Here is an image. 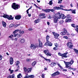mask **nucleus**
<instances>
[{
	"label": "nucleus",
	"mask_w": 78,
	"mask_h": 78,
	"mask_svg": "<svg viewBox=\"0 0 78 78\" xmlns=\"http://www.w3.org/2000/svg\"><path fill=\"white\" fill-rule=\"evenodd\" d=\"M57 9H61V8L59 7H55L53 9H42V11H44L45 12H50V11L51 12H54L55 10H56Z\"/></svg>",
	"instance_id": "f257e3e1"
},
{
	"label": "nucleus",
	"mask_w": 78,
	"mask_h": 78,
	"mask_svg": "<svg viewBox=\"0 0 78 78\" xmlns=\"http://www.w3.org/2000/svg\"><path fill=\"white\" fill-rule=\"evenodd\" d=\"M2 17H4V18H7L9 20H13V19H14V18L13 17H12V15L9 16L5 14H4V15L2 16Z\"/></svg>",
	"instance_id": "f03ea898"
},
{
	"label": "nucleus",
	"mask_w": 78,
	"mask_h": 78,
	"mask_svg": "<svg viewBox=\"0 0 78 78\" xmlns=\"http://www.w3.org/2000/svg\"><path fill=\"white\" fill-rule=\"evenodd\" d=\"M38 45H39V44H38L37 43L35 44H31L30 46V48H31V49H34L38 47Z\"/></svg>",
	"instance_id": "7ed1b4c3"
},
{
	"label": "nucleus",
	"mask_w": 78,
	"mask_h": 78,
	"mask_svg": "<svg viewBox=\"0 0 78 78\" xmlns=\"http://www.w3.org/2000/svg\"><path fill=\"white\" fill-rule=\"evenodd\" d=\"M68 54V52H66L62 54L60 53H58V54L59 56H62V57H63L64 58H67V56H66V55Z\"/></svg>",
	"instance_id": "20e7f679"
},
{
	"label": "nucleus",
	"mask_w": 78,
	"mask_h": 78,
	"mask_svg": "<svg viewBox=\"0 0 78 78\" xmlns=\"http://www.w3.org/2000/svg\"><path fill=\"white\" fill-rule=\"evenodd\" d=\"M57 16H58V18L59 19H61H61H65L66 17V16H64V15L63 14H60V13H58Z\"/></svg>",
	"instance_id": "39448f33"
},
{
	"label": "nucleus",
	"mask_w": 78,
	"mask_h": 78,
	"mask_svg": "<svg viewBox=\"0 0 78 78\" xmlns=\"http://www.w3.org/2000/svg\"><path fill=\"white\" fill-rule=\"evenodd\" d=\"M12 7L14 9H17L19 7V5H16V3H13V5H12Z\"/></svg>",
	"instance_id": "423d86ee"
},
{
	"label": "nucleus",
	"mask_w": 78,
	"mask_h": 78,
	"mask_svg": "<svg viewBox=\"0 0 78 78\" xmlns=\"http://www.w3.org/2000/svg\"><path fill=\"white\" fill-rule=\"evenodd\" d=\"M44 53L45 55H46L47 56H51V54H50V52L48 49H46L44 51Z\"/></svg>",
	"instance_id": "0eeeda50"
},
{
	"label": "nucleus",
	"mask_w": 78,
	"mask_h": 78,
	"mask_svg": "<svg viewBox=\"0 0 78 78\" xmlns=\"http://www.w3.org/2000/svg\"><path fill=\"white\" fill-rule=\"evenodd\" d=\"M52 33L53 35H54V37L55 39H59L58 37L59 36V34L54 32H52Z\"/></svg>",
	"instance_id": "6e6552de"
},
{
	"label": "nucleus",
	"mask_w": 78,
	"mask_h": 78,
	"mask_svg": "<svg viewBox=\"0 0 78 78\" xmlns=\"http://www.w3.org/2000/svg\"><path fill=\"white\" fill-rule=\"evenodd\" d=\"M67 46L69 48H72L73 47V44L71 42H68L67 44Z\"/></svg>",
	"instance_id": "1a4fd4ad"
},
{
	"label": "nucleus",
	"mask_w": 78,
	"mask_h": 78,
	"mask_svg": "<svg viewBox=\"0 0 78 78\" xmlns=\"http://www.w3.org/2000/svg\"><path fill=\"white\" fill-rule=\"evenodd\" d=\"M64 11H71L73 14H76V9L73 10L72 9H64Z\"/></svg>",
	"instance_id": "9d476101"
},
{
	"label": "nucleus",
	"mask_w": 78,
	"mask_h": 78,
	"mask_svg": "<svg viewBox=\"0 0 78 78\" xmlns=\"http://www.w3.org/2000/svg\"><path fill=\"white\" fill-rule=\"evenodd\" d=\"M39 55H40V57H41V58H44V59L45 61H48V62H50V61H51L50 60V59H48L47 58H45V57H44V56H42V54H39Z\"/></svg>",
	"instance_id": "9b49d317"
},
{
	"label": "nucleus",
	"mask_w": 78,
	"mask_h": 78,
	"mask_svg": "<svg viewBox=\"0 0 78 78\" xmlns=\"http://www.w3.org/2000/svg\"><path fill=\"white\" fill-rule=\"evenodd\" d=\"M19 41L21 44H23L25 42V39L23 38H21L19 39Z\"/></svg>",
	"instance_id": "f8f14e48"
},
{
	"label": "nucleus",
	"mask_w": 78,
	"mask_h": 78,
	"mask_svg": "<svg viewBox=\"0 0 78 78\" xmlns=\"http://www.w3.org/2000/svg\"><path fill=\"white\" fill-rule=\"evenodd\" d=\"M64 31L60 33V34L62 35V36H63V35H65L66 34V33H67V31L66 29H64Z\"/></svg>",
	"instance_id": "ddd939ff"
},
{
	"label": "nucleus",
	"mask_w": 78,
	"mask_h": 78,
	"mask_svg": "<svg viewBox=\"0 0 78 78\" xmlns=\"http://www.w3.org/2000/svg\"><path fill=\"white\" fill-rule=\"evenodd\" d=\"M58 19H59L58 17V16H56L54 19V23H56L58 21Z\"/></svg>",
	"instance_id": "4468645a"
},
{
	"label": "nucleus",
	"mask_w": 78,
	"mask_h": 78,
	"mask_svg": "<svg viewBox=\"0 0 78 78\" xmlns=\"http://www.w3.org/2000/svg\"><path fill=\"white\" fill-rule=\"evenodd\" d=\"M45 45H49V46H52V43H51V42H50L49 41H48V42H46L45 43Z\"/></svg>",
	"instance_id": "2eb2a0df"
},
{
	"label": "nucleus",
	"mask_w": 78,
	"mask_h": 78,
	"mask_svg": "<svg viewBox=\"0 0 78 78\" xmlns=\"http://www.w3.org/2000/svg\"><path fill=\"white\" fill-rule=\"evenodd\" d=\"M21 18V16L20 15H17L15 17V18L17 20H20Z\"/></svg>",
	"instance_id": "dca6fc26"
},
{
	"label": "nucleus",
	"mask_w": 78,
	"mask_h": 78,
	"mask_svg": "<svg viewBox=\"0 0 78 78\" xmlns=\"http://www.w3.org/2000/svg\"><path fill=\"white\" fill-rule=\"evenodd\" d=\"M10 64H13V58L12 57L10 58Z\"/></svg>",
	"instance_id": "f3484780"
},
{
	"label": "nucleus",
	"mask_w": 78,
	"mask_h": 78,
	"mask_svg": "<svg viewBox=\"0 0 78 78\" xmlns=\"http://www.w3.org/2000/svg\"><path fill=\"white\" fill-rule=\"evenodd\" d=\"M70 64V62H67V64L66 65V68H69L70 67L69 65Z\"/></svg>",
	"instance_id": "a211bd4d"
},
{
	"label": "nucleus",
	"mask_w": 78,
	"mask_h": 78,
	"mask_svg": "<svg viewBox=\"0 0 78 78\" xmlns=\"http://www.w3.org/2000/svg\"><path fill=\"white\" fill-rule=\"evenodd\" d=\"M56 65V63L52 62L51 64V67H53V66H55Z\"/></svg>",
	"instance_id": "6ab92c4d"
},
{
	"label": "nucleus",
	"mask_w": 78,
	"mask_h": 78,
	"mask_svg": "<svg viewBox=\"0 0 78 78\" xmlns=\"http://www.w3.org/2000/svg\"><path fill=\"white\" fill-rule=\"evenodd\" d=\"M31 70H32V68H28L27 69V72L28 73H30L31 72Z\"/></svg>",
	"instance_id": "aec40b11"
},
{
	"label": "nucleus",
	"mask_w": 78,
	"mask_h": 78,
	"mask_svg": "<svg viewBox=\"0 0 78 78\" xmlns=\"http://www.w3.org/2000/svg\"><path fill=\"white\" fill-rule=\"evenodd\" d=\"M54 45L55 46V47H54L53 48V49H57V48H58L57 47H58V43H55Z\"/></svg>",
	"instance_id": "412c9836"
},
{
	"label": "nucleus",
	"mask_w": 78,
	"mask_h": 78,
	"mask_svg": "<svg viewBox=\"0 0 78 78\" xmlns=\"http://www.w3.org/2000/svg\"><path fill=\"white\" fill-rule=\"evenodd\" d=\"M41 22V20H40V19H37V20H36L35 21V23H39V22Z\"/></svg>",
	"instance_id": "4be33fe9"
},
{
	"label": "nucleus",
	"mask_w": 78,
	"mask_h": 78,
	"mask_svg": "<svg viewBox=\"0 0 78 78\" xmlns=\"http://www.w3.org/2000/svg\"><path fill=\"white\" fill-rule=\"evenodd\" d=\"M2 24L3 25L4 27H6V23L4 21H2Z\"/></svg>",
	"instance_id": "5701e85b"
},
{
	"label": "nucleus",
	"mask_w": 78,
	"mask_h": 78,
	"mask_svg": "<svg viewBox=\"0 0 78 78\" xmlns=\"http://www.w3.org/2000/svg\"><path fill=\"white\" fill-rule=\"evenodd\" d=\"M49 38H50V37L49 36L47 35L46 36V40L47 42H48V40L49 39Z\"/></svg>",
	"instance_id": "b1692460"
},
{
	"label": "nucleus",
	"mask_w": 78,
	"mask_h": 78,
	"mask_svg": "<svg viewBox=\"0 0 78 78\" xmlns=\"http://www.w3.org/2000/svg\"><path fill=\"white\" fill-rule=\"evenodd\" d=\"M72 20L71 19H66V22H69L70 21H71Z\"/></svg>",
	"instance_id": "393cba45"
},
{
	"label": "nucleus",
	"mask_w": 78,
	"mask_h": 78,
	"mask_svg": "<svg viewBox=\"0 0 78 78\" xmlns=\"http://www.w3.org/2000/svg\"><path fill=\"white\" fill-rule=\"evenodd\" d=\"M19 31L20 30H16L13 32V34H16V33H18V32H19Z\"/></svg>",
	"instance_id": "a878e982"
},
{
	"label": "nucleus",
	"mask_w": 78,
	"mask_h": 78,
	"mask_svg": "<svg viewBox=\"0 0 78 78\" xmlns=\"http://www.w3.org/2000/svg\"><path fill=\"white\" fill-rule=\"evenodd\" d=\"M39 47H42V42L41 41H39Z\"/></svg>",
	"instance_id": "bb28decb"
},
{
	"label": "nucleus",
	"mask_w": 78,
	"mask_h": 78,
	"mask_svg": "<svg viewBox=\"0 0 78 78\" xmlns=\"http://www.w3.org/2000/svg\"><path fill=\"white\" fill-rule=\"evenodd\" d=\"M22 74L21 73H19V75H17V78H20L22 77Z\"/></svg>",
	"instance_id": "cd10ccee"
},
{
	"label": "nucleus",
	"mask_w": 78,
	"mask_h": 78,
	"mask_svg": "<svg viewBox=\"0 0 78 78\" xmlns=\"http://www.w3.org/2000/svg\"><path fill=\"white\" fill-rule=\"evenodd\" d=\"M57 65L58 66V67H59L61 69H63V68L61 66V65H60V64L59 63H57Z\"/></svg>",
	"instance_id": "c85d7f7f"
},
{
	"label": "nucleus",
	"mask_w": 78,
	"mask_h": 78,
	"mask_svg": "<svg viewBox=\"0 0 78 78\" xmlns=\"http://www.w3.org/2000/svg\"><path fill=\"white\" fill-rule=\"evenodd\" d=\"M55 73V74L56 76V75H59V74H60V73L59 72V71H57Z\"/></svg>",
	"instance_id": "c756f323"
},
{
	"label": "nucleus",
	"mask_w": 78,
	"mask_h": 78,
	"mask_svg": "<svg viewBox=\"0 0 78 78\" xmlns=\"http://www.w3.org/2000/svg\"><path fill=\"white\" fill-rule=\"evenodd\" d=\"M35 64H36V61H35L34 62L32 63V66H35Z\"/></svg>",
	"instance_id": "7c9ffc66"
},
{
	"label": "nucleus",
	"mask_w": 78,
	"mask_h": 78,
	"mask_svg": "<svg viewBox=\"0 0 78 78\" xmlns=\"http://www.w3.org/2000/svg\"><path fill=\"white\" fill-rule=\"evenodd\" d=\"M15 25L14 24H11L9 26V28H12V27H13Z\"/></svg>",
	"instance_id": "2f4dec72"
},
{
	"label": "nucleus",
	"mask_w": 78,
	"mask_h": 78,
	"mask_svg": "<svg viewBox=\"0 0 78 78\" xmlns=\"http://www.w3.org/2000/svg\"><path fill=\"white\" fill-rule=\"evenodd\" d=\"M39 16L40 17H42V16H45V14L44 13H40Z\"/></svg>",
	"instance_id": "473e14b6"
},
{
	"label": "nucleus",
	"mask_w": 78,
	"mask_h": 78,
	"mask_svg": "<svg viewBox=\"0 0 78 78\" xmlns=\"http://www.w3.org/2000/svg\"><path fill=\"white\" fill-rule=\"evenodd\" d=\"M74 62V61H73V59H72L70 62V65H72L73 64V63Z\"/></svg>",
	"instance_id": "72a5a7b5"
},
{
	"label": "nucleus",
	"mask_w": 78,
	"mask_h": 78,
	"mask_svg": "<svg viewBox=\"0 0 78 78\" xmlns=\"http://www.w3.org/2000/svg\"><path fill=\"white\" fill-rule=\"evenodd\" d=\"M76 28L75 29V30L76 31H77V33H78V25H77L76 26Z\"/></svg>",
	"instance_id": "f704fd0d"
},
{
	"label": "nucleus",
	"mask_w": 78,
	"mask_h": 78,
	"mask_svg": "<svg viewBox=\"0 0 78 78\" xmlns=\"http://www.w3.org/2000/svg\"><path fill=\"white\" fill-rule=\"evenodd\" d=\"M16 65L17 66H18V65L20 63V62L19 61H17L16 62Z\"/></svg>",
	"instance_id": "c9c22d12"
},
{
	"label": "nucleus",
	"mask_w": 78,
	"mask_h": 78,
	"mask_svg": "<svg viewBox=\"0 0 78 78\" xmlns=\"http://www.w3.org/2000/svg\"><path fill=\"white\" fill-rule=\"evenodd\" d=\"M74 51H75L76 53V54H78V50L76 49H74Z\"/></svg>",
	"instance_id": "e433bc0d"
},
{
	"label": "nucleus",
	"mask_w": 78,
	"mask_h": 78,
	"mask_svg": "<svg viewBox=\"0 0 78 78\" xmlns=\"http://www.w3.org/2000/svg\"><path fill=\"white\" fill-rule=\"evenodd\" d=\"M29 77L30 78H34V75H31L29 76Z\"/></svg>",
	"instance_id": "4c0bfd02"
},
{
	"label": "nucleus",
	"mask_w": 78,
	"mask_h": 78,
	"mask_svg": "<svg viewBox=\"0 0 78 78\" xmlns=\"http://www.w3.org/2000/svg\"><path fill=\"white\" fill-rule=\"evenodd\" d=\"M23 69L24 72H27V68H26V67H24L23 68Z\"/></svg>",
	"instance_id": "58836bf2"
},
{
	"label": "nucleus",
	"mask_w": 78,
	"mask_h": 78,
	"mask_svg": "<svg viewBox=\"0 0 78 78\" xmlns=\"http://www.w3.org/2000/svg\"><path fill=\"white\" fill-rule=\"evenodd\" d=\"M49 4L50 5H53V2L52 1H50L49 2Z\"/></svg>",
	"instance_id": "ea45409f"
},
{
	"label": "nucleus",
	"mask_w": 78,
	"mask_h": 78,
	"mask_svg": "<svg viewBox=\"0 0 78 78\" xmlns=\"http://www.w3.org/2000/svg\"><path fill=\"white\" fill-rule=\"evenodd\" d=\"M71 26L73 27L74 28H75L76 27V26L75 25V24H71Z\"/></svg>",
	"instance_id": "a19ab883"
},
{
	"label": "nucleus",
	"mask_w": 78,
	"mask_h": 78,
	"mask_svg": "<svg viewBox=\"0 0 78 78\" xmlns=\"http://www.w3.org/2000/svg\"><path fill=\"white\" fill-rule=\"evenodd\" d=\"M51 76H53V77H54V76H56L55 73H54L51 74Z\"/></svg>",
	"instance_id": "79ce46f5"
},
{
	"label": "nucleus",
	"mask_w": 78,
	"mask_h": 78,
	"mask_svg": "<svg viewBox=\"0 0 78 78\" xmlns=\"http://www.w3.org/2000/svg\"><path fill=\"white\" fill-rule=\"evenodd\" d=\"M30 61H31V60L29 58H27L26 59V61L27 62H30Z\"/></svg>",
	"instance_id": "37998d69"
},
{
	"label": "nucleus",
	"mask_w": 78,
	"mask_h": 78,
	"mask_svg": "<svg viewBox=\"0 0 78 78\" xmlns=\"http://www.w3.org/2000/svg\"><path fill=\"white\" fill-rule=\"evenodd\" d=\"M17 35H18V34H14L13 35V37H17Z\"/></svg>",
	"instance_id": "c03bdc74"
},
{
	"label": "nucleus",
	"mask_w": 78,
	"mask_h": 78,
	"mask_svg": "<svg viewBox=\"0 0 78 78\" xmlns=\"http://www.w3.org/2000/svg\"><path fill=\"white\" fill-rule=\"evenodd\" d=\"M3 58V56L2 55H0V60L1 61L2 59V58Z\"/></svg>",
	"instance_id": "a18cd8bd"
},
{
	"label": "nucleus",
	"mask_w": 78,
	"mask_h": 78,
	"mask_svg": "<svg viewBox=\"0 0 78 78\" xmlns=\"http://www.w3.org/2000/svg\"><path fill=\"white\" fill-rule=\"evenodd\" d=\"M14 74H12L11 75V78H14Z\"/></svg>",
	"instance_id": "49530a36"
},
{
	"label": "nucleus",
	"mask_w": 78,
	"mask_h": 78,
	"mask_svg": "<svg viewBox=\"0 0 78 78\" xmlns=\"http://www.w3.org/2000/svg\"><path fill=\"white\" fill-rule=\"evenodd\" d=\"M67 17L68 18V19H69V18H70V15H67Z\"/></svg>",
	"instance_id": "de8ad7c7"
},
{
	"label": "nucleus",
	"mask_w": 78,
	"mask_h": 78,
	"mask_svg": "<svg viewBox=\"0 0 78 78\" xmlns=\"http://www.w3.org/2000/svg\"><path fill=\"white\" fill-rule=\"evenodd\" d=\"M20 34H23L24 33V31H22L20 32Z\"/></svg>",
	"instance_id": "09e8293b"
},
{
	"label": "nucleus",
	"mask_w": 78,
	"mask_h": 78,
	"mask_svg": "<svg viewBox=\"0 0 78 78\" xmlns=\"http://www.w3.org/2000/svg\"><path fill=\"white\" fill-rule=\"evenodd\" d=\"M20 25L19 24H17L15 26V28H16V27H17L18 26H19Z\"/></svg>",
	"instance_id": "8fccbe9b"
},
{
	"label": "nucleus",
	"mask_w": 78,
	"mask_h": 78,
	"mask_svg": "<svg viewBox=\"0 0 78 78\" xmlns=\"http://www.w3.org/2000/svg\"><path fill=\"white\" fill-rule=\"evenodd\" d=\"M63 21H62V20H60V21L59 22V23L61 24V23H63Z\"/></svg>",
	"instance_id": "3c124183"
},
{
	"label": "nucleus",
	"mask_w": 78,
	"mask_h": 78,
	"mask_svg": "<svg viewBox=\"0 0 78 78\" xmlns=\"http://www.w3.org/2000/svg\"><path fill=\"white\" fill-rule=\"evenodd\" d=\"M46 18V16H43L41 18V19H45Z\"/></svg>",
	"instance_id": "603ef678"
},
{
	"label": "nucleus",
	"mask_w": 78,
	"mask_h": 78,
	"mask_svg": "<svg viewBox=\"0 0 78 78\" xmlns=\"http://www.w3.org/2000/svg\"><path fill=\"white\" fill-rule=\"evenodd\" d=\"M41 77L42 78H44V74H42L41 75Z\"/></svg>",
	"instance_id": "864d4df0"
},
{
	"label": "nucleus",
	"mask_w": 78,
	"mask_h": 78,
	"mask_svg": "<svg viewBox=\"0 0 78 78\" xmlns=\"http://www.w3.org/2000/svg\"><path fill=\"white\" fill-rule=\"evenodd\" d=\"M13 72H14V70H11L10 73V74H12V73H13Z\"/></svg>",
	"instance_id": "5fc2aeb1"
},
{
	"label": "nucleus",
	"mask_w": 78,
	"mask_h": 78,
	"mask_svg": "<svg viewBox=\"0 0 78 78\" xmlns=\"http://www.w3.org/2000/svg\"><path fill=\"white\" fill-rule=\"evenodd\" d=\"M13 36H14L13 35H10V36H9V38H11L12 37H13Z\"/></svg>",
	"instance_id": "6e6d98bb"
},
{
	"label": "nucleus",
	"mask_w": 78,
	"mask_h": 78,
	"mask_svg": "<svg viewBox=\"0 0 78 78\" xmlns=\"http://www.w3.org/2000/svg\"><path fill=\"white\" fill-rule=\"evenodd\" d=\"M68 69L69 70H72V69H73V68H71L70 67H68Z\"/></svg>",
	"instance_id": "4d7b16f0"
},
{
	"label": "nucleus",
	"mask_w": 78,
	"mask_h": 78,
	"mask_svg": "<svg viewBox=\"0 0 78 78\" xmlns=\"http://www.w3.org/2000/svg\"><path fill=\"white\" fill-rule=\"evenodd\" d=\"M63 38H64L65 39H66L68 38V37L67 36H64L63 37Z\"/></svg>",
	"instance_id": "13d9d810"
},
{
	"label": "nucleus",
	"mask_w": 78,
	"mask_h": 78,
	"mask_svg": "<svg viewBox=\"0 0 78 78\" xmlns=\"http://www.w3.org/2000/svg\"><path fill=\"white\" fill-rule=\"evenodd\" d=\"M62 1H61L59 0H58V3H62Z\"/></svg>",
	"instance_id": "bf43d9fd"
},
{
	"label": "nucleus",
	"mask_w": 78,
	"mask_h": 78,
	"mask_svg": "<svg viewBox=\"0 0 78 78\" xmlns=\"http://www.w3.org/2000/svg\"><path fill=\"white\" fill-rule=\"evenodd\" d=\"M28 30L29 31H32V30H33V29L31 28H29L28 29Z\"/></svg>",
	"instance_id": "052dcab7"
},
{
	"label": "nucleus",
	"mask_w": 78,
	"mask_h": 78,
	"mask_svg": "<svg viewBox=\"0 0 78 78\" xmlns=\"http://www.w3.org/2000/svg\"><path fill=\"white\" fill-rule=\"evenodd\" d=\"M20 36H21V35H20V34H18V35H17V37H20Z\"/></svg>",
	"instance_id": "680f3d73"
},
{
	"label": "nucleus",
	"mask_w": 78,
	"mask_h": 78,
	"mask_svg": "<svg viewBox=\"0 0 78 78\" xmlns=\"http://www.w3.org/2000/svg\"><path fill=\"white\" fill-rule=\"evenodd\" d=\"M14 40L15 41H17V38H15V39H14Z\"/></svg>",
	"instance_id": "e2e57ef3"
},
{
	"label": "nucleus",
	"mask_w": 78,
	"mask_h": 78,
	"mask_svg": "<svg viewBox=\"0 0 78 78\" xmlns=\"http://www.w3.org/2000/svg\"><path fill=\"white\" fill-rule=\"evenodd\" d=\"M2 48H3V46H0V49H2Z\"/></svg>",
	"instance_id": "0e129e2a"
},
{
	"label": "nucleus",
	"mask_w": 78,
	"mask_h": 78,
	"mask_svg": "<svg viewBox=\"0 0 78 78\" xmlns=\"http://www.w3.org/2000/svg\"><path fill=\"white\" fill-rule=\"evenodd\" d=\"M60 8H62V9L63 8V6L62 5H60Z\"/></svg>",
	"instance_id": "69168bd1"
},
{
	"label": "nucleus",
	"mask_w": 78,
	"mask_h": 78,
	"mask_svg": "<svg viewBox=\"0 0 78 78\" xmlns=\"http://www.w3.org/2000/svg\"><path fill=\"white\" fill-rule=\"evenodd\" d=\"M64 62L65 64L66 65V64H67V62L64 61Z\"/></svg>",
	"instance_id": "338daca9"
},
{
	"label": "nucleus",
	"mask_w": 78,
	"mask_h": 78,
	"mask_svg": "<svg viewBox=\"0 0 78 78\" xmlns=\"http://www.w3.org/2000/svg\"><path fill=\"white\" fill-rule=\"evenodd\" d=\"M63 71H64V72H67V70L66 69H64L63 70Z\"/></svg>",
	"instance_id": "774afa93"
}]
</instances>
